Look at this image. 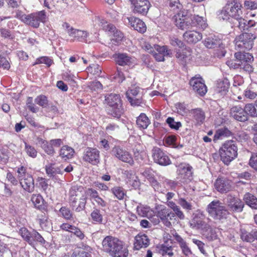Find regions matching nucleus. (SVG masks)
<instances>
[{"label": "nucleus", "mask_w": 257, "mask_h": 257, "mask_svg": "<svg viewBox=\"0 0 257 257\" xmlns=\"http://www.w3.org/2000/svg\"><path fill=\"white\" fill-rule=\"evenodd\" d=\"M154 162L161 166H167L171 162L169 157L159 148L154 147L152 151Z\"/></svg>", "instance_id": "nucleus-14"}, {"label": "nucleus", "mask_w": 257, "mask_h": 257, "mask_svg": "<svg viewBox=\"0 0 257 257\" xmlns=\"http://www.w3.org/2000/svg\"><path fill=\"white\" fill-rule=\"evenodd\" d=\"M221 160L228 165L237 156V147L233 141H226L219 150Z\"/></svg>", "instance_id": "nucleus-6"}, {"label": "nucleus", "mask_w": 257, "mask_h": 257, "mask_svg": "<svg viewBox=\"0 0 257 257\" xmlns=\"http://www.w3.org/2000/svg\"><path fill=\"white\" fill-rule=\"evenodd\" d=\"M228 88V84L227 81H220L217 84V91L219 93H225Z\"/></svg>", "instance_id": "nucleus-48"}, {"label": "nucleus", "mask_w": 257, "mask_h": 257, "mask_svg": "<svg viewBox=\"0 0 257 257\" xmlns=\"http://www.w3.org/2000/svg\"><path fill=\"white\" fill-rule=\"evenodd\" d=\"M175 239L179 243L182 253L186 256H190L192 252L186 241L177 233L173 234Z\"/></svg>", "instance_id": "nucleus-23"}, {"label": "nucleus", "mask_w": 257, "mask_h": 257, "mask_svg": "<svg viewBox=\"0 0 257 257\" xmlns=\"http://www.w3.org/2000/svg\"><path fill=\"white\" fill-rule=\"evenodd\" d=\"M10 67V64L6 57L0 54V67L4 69L9 70Z\"/></svg>", "instance_id": "nucleus-62"}, {"label": "nucleus", "mask_w": 257, "mask_h": 257, "mask_svg": "<svg viewBox=\"0 0 257 257\" xmlns=\"http://www.w3.org/2000/svg\"><path fill=\"white\" fill-rule=\"evenodd\" d=\"M225 199L228 209L231 211L241 212L243 210L244 203L235 195L228 194Z\"/></svg>", "instance_id": "nucleus-12"}, {"label": "nucleus", "mask_w": 257, "mask_h": 257, "mask_svg": "<svg viewBox=\"0 0 257 257\" xmlns=\"http://www.w3.org/2000/svg\"><path fill=\"white\" fill-rule=\"evenodd\" d=\"M46 173L50 177H54L55 175L59 173L60 171L55 168L52 165L46 167Z\"/></svg>", "instance_id": "nucleus-61"}, {"label": "nucleus", "mask_w": 257, "mask_h": 257, "mask_svg": "<svg viewBox=\"0 0 257 257\" xmlns=\"http://www.w3.org/2000/svg\"><path fill=\"white\" fill-rule=\"evenodd\" d=\"M239 19L235 20L237 22V27L241 30H245L248 27L247 26L248 21L244 18V17H238Z\"/></svg>", "instance_id": "nucleus-49"}, {"label": "nucleus", "mask_w": 257, "mask_h": 257, "mask_svg": "<svg viewBox=\"0 0 257 257\" xmlns=\"http://www.w3.org/2000/svg\"><path fill=\"white\" fill-rule=\"evenodd\" d=\"M231 132L227 128H222L218 130L214 136V140L216 141L222 139L224 137H228L231 135Z\"/></svg>", "instance_id": "nucleus-40"}, {"label": "nucleus", "mask_w": 257, "mask_h": 257, "mask_svg": "<svg viewBox=\"0 0 257 257\" xmlns=\"http://www.w3.org/2000/svg\"><path fill=\"white\" fill-rule=\"evenodd\" d=\"M104 251L112 257H127L128 250L122 242L111 236H106L102 242Z\"/></svg>", "instance_id": "nucleus-1"}, {"label": "nucleus", "mask_w": 257, "mask_h": 257, "mask_svg": "<svg viewBox=\"0 0 257 257\" xmlns=\"http://www.w3.org/2000/svg\"><path fill=\"white\" fill-rule=\"evenodd\" d=\"M150 243L148 237L145 234H139L135 238L134 249L139 250L141 248L148 247Z\"/></svg>", "instance_id": "nucleus-24"}, {"label": "nucleus", "mask_w": 257, "mask_h": 257, "mask_svg": "<svg viewBox=\"0 0 257 257\" xmlns=\"http://www.w3.org/2000/svg\"><path fill=\"white\" fill-rule=\"evenodd\" d=\"M170 43L173 46H178L179 48H182L184 46L183 42L176 37H172L170 39Z\"/></svg>", "instance_id": "nucleus-64"}, {"label": "nucleus", "mask_w": 257, "mask_h": 257, "mask_svg": "<svg viewBox=\"0 0 257 257\" xmlns=\"http://www.w3.org/2000/svg\"><path fill=\"white\" fill-rule=\"evenodd\" d=\"M87 69L88 72L93 75H99L101 73V68L100 66L97 64L90 65Z\"/></svg>", "instance_id": "nucleus-45"}, {"label": "nucleus", "mask_w": 257, "mask_h": 257, "mask_svg": "<svg viewBox=\"0 0 257 257\" xmlns=\"http://www.w3.org/2000/svg\"><path fill=\"white\" fill-rule=\"evenodd\" d=\"M39 220L41 227L45 229H50L51 227V223L48 220V217L44 214L43 218H41L39 216Z\"/></svg>", "instance_id": "nucleus-50"}, {"label": "nucleus", "mask_w": 257, "mask_h": 257, "mask_svg": "<svg viewBox=\"0 0 257 257\" xmlns=\"http://www.w3.org/2000/svg\"><path fill=\"white\" fill-rule=\"evenodd\" d=\"M75 199H79V205L76 210H83L86 204V197L83 188L78 186H73L69 191V202L70 204L75 206Z\"/></svg>", "instance_id": "nucleus-7"}, {"label": "nucleus", "mask_w": 257, "mask_h": 257, "mask_svg": "<svg viewBox=\"0 0 257 257\" xmlns=\"http://www.w3.org/2000/svg\"><path fill=\"white\" fill-rule=\"evenodd\" d=\"M192 167L188 165L184 166L178 170L179 178L183 183L189 182L192 179Z\"/></svg>", "instance_id": "nucleus-22"}, {"label": "nucleus", "mask_w": 257, "mask_h": 257, "mask_svg": "<svg viewBox=\"0 0 257 257\" xmlns=\"http://www.w3.org/2000/svg\"><path fill=\"white\" fill-rule=\"evenodd\" d=\"M133 12L142 15L147 14L151 5L148 0H130Z\"/></svg>", "instance_id": "nucleus-17"}, {"label": "nucleus", "mask_w": 257, "mask_h": 257, "mask_svg": "<svg viewBox=\"0 0 257 257\" xmlns=\"http://www.w3.org/2000/svg\"><path fill=\"white\" fill-rule=\"evenodd\" d=\"M243 200L246 204L253 209H257V198L250 193H246L243 196Z\"/></svg>", "instance_id": "nucleus-32"}, {"label": "nucleus", "mask_w": 257, "mask_h": 257, "mask_svg": "<svg viewBox=\"0 0 257 257\" xmlns=\"http://www.w3.org/2000/svg\"><path fill=\"white\" fill-rule=\"evenodd\" d=\"M255 38L256 36L251 33H244L240 34L234 40L235 49L239 51L251 49Z\"/></svg>", "instance_id": "nucleus-8"}, {"label": "nucleus", "mask_w": 257, "mask_h": 257, "mask_svg": "<svg viewBox=\"0 0 257 257\" xmlns=\"http://www.w3.org/2000/svg\"><path fill=\"white\" fill-rule=\"evenodd\" d=\"M35 102L43 107H46L48 103V100L46 96L44 95H40L38 96L35 99Z\"/></svg>", "instance_id": "nucleus-44"}, {"label": "nucleus", "mask_w": 257, "mask_h": 257, "mask_svg": "<svg viewBox=\"0 0 257 257\" xmlns=\"http://www.w3.org/2000/svg\"><path fill=\"white\" fill-rule=\"evenodd\" d=\"M83 160L93 165H96L99 162V152L94 148H88L84 152Z\"/></svg>", "instance_id": "nucleus-19"}, {"label": "nucleus", "mask_w": 257, "mask_h": 257, "mask_svg": "<svg viewBox=\"0 0 257 257\" xmlns=\"http://www.w3.org/2000/svg\"><path fill=\"white\" fill-rule=\"evenodd\" d=\"M189 84L194 92L200 96H204L207 91L204 80L199 75L191 78Z\"/></svg>", "instance_id": "nucleus-11"}, {"label": "nucleus", "mask_w": 257, "mask_h": 257, "mask_svg": "<svg viewBox=\"0 0 257 257\" xmlns=\"http://www.w3.org/2000/svg\"><path fill=\"white\" fill-rule=\"evenodd\" d=\"M136 122L138 127L141 129L147 128L150 123L148 117L143 113H142L138 117Z\"/></svg>", "instance_id": "nucleus-35"}, {"label": "nucleus", "mask_w": 257, "mask_h": 257, "mask_svg": "<svg viewBox=\"0 0 257 257\" xmlns=\"http://www.w3.org/2000/svg\"><path fill=\"white\" fill-rule=\"evenodd\" d=\"M105 103L109 107L108 113L113 117L119 118L122 113V103L118 94L110 93L105 96Z\"/></svg>", "instance_id": "nucleus-5"}, {"label": "nucleus", "mask_w": 257, "mask_h": 257, "mask_svg": "<svg viewBox=\"0 0 257 257\" xmlns=\"http://www.w3.org/2000/svg\"><path fill=\"white\" fill-rule=\"evenodd\" d=\"M206 210L210 217L214 220L222 222L227 218L229 214L227 209L218 200L211 202L207 205Z\"/></svg>", "instance_id": "nucleus-4"}, {"label": "nucleus", "mask_w": 257, "mask_h": 257, "mask_svg": "<svg viewBox=\"0 0 257 257\" xmlns=\"http://www.w3.org/2000/svg\"><path fill=\"white\" fill-rule=\"evenodd\" d=\"M249 164L251 168L257 171V154L253 153L251 155Z\"/></svg>", "instance_id": "nucleus-63"}, {"label": "nucleus", "mask_w": 257, "mask_h": 257, "mask_svg": "<svg viewBox=\"0 0 257 257\" xmlns=\"http://www.w3.org/2000/svg\"><path fill=\"white\" fill-rule=\"evenodd\" d=\"M112 154L118 160L133 165L134 161L131 154L119 146L114 147L112 150Z\"/></svg>", "instance_id": "nucleus-15"}, {"label": "nucleus", "mask_w": 257, "mask_h": 257, "mask_svg": "<svg viewBox=\"0 0 257 257\" xmlns=\"http://www.w3.org/2000/svg\"><path fill=\"white\" fill-rule=\"evenodd\" d=\"M190 49L185 48L182 50H178L176 54V57L179 61L182 63L186 62L187 59L190 56Z\"/></svg>", "instance_id": "nucleus-33"}, {"label": "nucleus", "mask_w": 257, "mask_h": 257, "mask_svg": "<svg viewBox=\"0 0 257 257\" xmlns=\"http://www.w3.org/2000/svg\"><path fill=\"white\" fill-rule=\"evenodd\" d=\"M47 19L46 13L41 11L30 15H23L20 17V20L27 25L34 28H38L41 22L44 23Z\"/></svg>", "instance_id": "nucleus-9"}, {"label": "nucleus", "mask_w": 257, "mask_h": 257, "mask_svg": "<svg viewBox=\"0 0 257 257\" xmlns=\"http://www.w3.org/2000/svg\"><path fill=\"white\" fill-rule=\"evenodd\" d=\"M230 115L232 118L238 121L245 122L248 119L244 107L243 108L240 105L232 106L230 110Z\"/></svg>", "instance_id": "nucleus-18"}, {"label": "nucleus", "mask_w": 257, "mask_h": 257, "mask_svg": "<svg viewBox=\"0 0 257 257\" xmlns=\"http://www.w3.org/2000/svg\"><path fill=\"white\" fill-rule=\"evenodd\" d=\"M166 121L172 129L177 130L182 126L181 123L180 121H175L174 118L171 117H169Z\"/></svg>", "instance_id": "nucleus-46"}, {"label": "nucleus", "mask_w": 257, "mask_h": 257, "mask_svg": "<svg viewBox=\"0 0 257 257\" xmlns=\"http://www.w3.org/2000/svg\"><path fill=\"white\" fill-rule=\"evenodd\" d=\"M19 233L25 240L30 244H32V238L31 236H32V232H30L27 228L22 227L20 229Z\"/></svg>", "instance_id": "nucleus-39"}, {"label": "nucleus", "mask_w": 257, "mask_h": 257, "mask_svg": "<svg viewBox=\"0 0 257 257\" xmlns=\"http://www.w3.org/2000/svg\"><path fill=\"white\" fill-rule=\"evenodd\" d=\"M204 46L209 49L218 47L221 43L220 39L213 35H210L203 41Z\"/></svg>", "instance_id": "nucleus-29"}, {"label": "nucleus", "mask_w": 257, "mask_h": 257, "mask_svg": "<svg viewBox=\"0 0 257 257\" xmlns=\"http://www.w3.org/2000/svg\"><path fill=\"white\" fill-rule=\"evenodd\" d=\"M140 92V88L137 87H134L131 88L129 90L126 92L125 95L128 99L130 97H136L139 94Z\"/></svg>", "instance_id": "nucleus-58"}, {"label": "nucleus", "mask_w": 257, "mask_h": 257, "mask_svg": "<svg viewBox=\"0 0 257 257\" xmlns=\"http://www.w3.org/2000/svg\"><path fill=\"white\" fill-rule=\"evenodd\" d=\"M192 19L193 27L196 25L197 27H200L204 29L207 27V24L203 18L198 15L194 16Z\"/></svg>", "instance_id": "nucleus-37"}, {"label": "nucleus", "mask_w": 257, "mask_h": 257, "mask_svg": "<svg viewBox=\"0 0 257 257\" xmlns=\"http://www.w3.org/2000/svg\"><path fill=\"white\" fill-rule=\"evenodd\" d=\"M169 6L171 11L175 13L179 12L183 9L182 5L180 3L179 0H168Z\"/></svg>", "instance_id": "nucleus-41"}, {"label": "nucleus", "mask_w": 257, "mask_h": 257, "mask_svg": "<svg viewBox=\"0 0 257 257\" xmlns=\"http://www.w3.org/2000/svg\"><path fill=\"white\" fill-rule=\"evenodd\" d=\"M99 26L103 30L107 32L109 35L113 37L112 40L118 43L123 38V34L120 31L117 30L114 25L108 23L106 21L101 20L100 21Z\"/></svg>", "instance_id": "nucleus-13"}, {"label": "nucleus", "mask_w": 257, "mask_h": 257, "mask_svg": "<svg viewBox=\"0 0 257 257\" xmlns=\"http://www.w3.org/2000/svg\"><path fill=\"white\" fill-rule=\"evenodd\" d=\"M184 40L189 44H196L202 38V34L196 30L186 31L183 35Z\"/></svg>", "instance_id": "nucleus-20"}, {"label": "nucleus", "mask_w": 257, "mask_h": 257, "mask_svg": "<svg viewBox=\"0 0 257 257\" xmlns=\"http://www.w3.org/2000/svg\"><path fill=\"white\" fill-rule=\"evenodd\" d=\"M60 213L66 219L69 220L72 218V213L70 209L65 207H62L60 209Z\"/></svg>", "instance_id": "nucleus-52"}, {"label": "nucleus", "mask_w": 257, "mask_h": 257, "mask_svg": "<svg viewBox=\"0 0 257 257\" xmlns=\"http://www.w3.org/2000/svg\"><path fill=\"white\" fill-rule=\"evenodd\" d=\"M22 187L29 192L34 190V180L32 176L27 174L26 176L19 180Z\"/></svg>", "instance_id": "nucleus-27"}, {"label": "nucleus", "mask_w": 257, "mask_h": 257, "mask_svg": "<svg viewBox=\"0 0 257 257\" xmlns=\"http://www.w3.org/2000/svg\"><path fill=\"white\" fill-rule=\"evenodd\" d=\"M32 238V244L33 245L34 241H37L41 243H43L45 242V240L43 237L38 232L36 231L32 232V236H31Z\"/></svg>", "instance_id": "nucleus-56"}, {"label": "nucleus", "mask_w": 257, "mask_h": 257, "mask_svg": "<svg viewBox=\"0 0 257 257\" xmlns=\"http://www.w3.org/2000/svg\"><path fill=\"white\" fill-rule=\"evenodd\" d=\"M31 201L35 207L40 209L43 204L44 199L40 194H33Z\"/></svg>", "instance_id": "nucleus-42"}, {"label": "nucleus", "mask_w": 257, "mask_h": 257, "mask_svg": "<svg viewBox=\"0 0 257 257\" xmlns=\"http://www.w3.org/2000/svg\"><path fill=\"white\" fill-rule=\"evenodd\" d=\"M113 194L119 200H122L125 195L124 189L120 186H115L111 189Z\"/></svg>", "instance_id": "nucleus-38"}, {"label": "nucleus", "mask_w": 257, "mask_h": 257, "mask_svg": "<svg viewBox=\"0 0 257 257\" xmlns=\"http://www.w3.org/2000/svg\"><path fill=\"white\" fill-rule=\"evenodd\" d=\"M256 233L257 230H252L249 232L241 228L240 229V238L243 241L251 242L255 239Z\"/></svg>", "instance_id": "nucleus-30"}, {"label": "nucleus", "mask_w": 257, "mask_h": 257, "mask_svg": "<svg viewBox=\"0 0 257 257\" xmlns=\"http://www.w3.org/2000/svg\"><path fill=\"white\" fill-rule=\"evenodd\" d=\"M214 186L216 189L221 193L228 191L231 187L229 180L221 178H218L216 180Z\"/></svg>", "instance_id": "nucleus-28"}, {"label": "nucleus", "mask_w": 257, "mask_h": 257, "mask_svg": "<svg viewBox=\"0 0 257 257\" xmlns=\"http://www.w3.org/2000/svg\"><path fill=\"white\" fill-rule=\"evenodd\" d=\"M74 153L73 149L68 146H63L60 150L59 155L65 160L71 158Z\"/></svg>", "instance_id": "nucleus-34"}, {"label": "nucleus", "mask_w": 257, "mask_h": 257, "mask_svg": "<svg viewBox=\"0 0 257 257\" xmlns=\"http://www.w3.org/2000/svg\"><path fill=\"white\" fill-rule=\"evenodd\" d=\"M127 19L134 30L141 33H144L146 31L147 27L145 23L140 19L132 17L128 18Z\"/></svg>", "instance_id": "nucleus-25"}, {"label": "nucleus", "mask_w": 257, "mask_h": 257, "mask_svg": "<svg viewBox=\"0 0 257 257\" xmlns=\"http://www.w3.org/2000/svg\"><path fill=\"white\" fill-rule=\"evenodd\" d=\"M113 58L116 64L120 66H130L134 63L135 60L125 53H118L113 55Z\"/></svg>", "instance_id": "nucleus-21"}, {"label": "nucleus", "mask_w": 257, "mask_h": 257, "mask_svg": "<svg viewBox=\"0 0 257 257\" xmlns=\"http://www.w3.org/2000/svg\"><path fill=\"white\" fill-rule=\"evenodd\" d=\"M175 25L181 30H189L193 27L192 19L188 18H173Z\"/></svg>", "instance_id": "nucleus-26"}, {"label": "nucleus", "mask_w": 257, "mask_h": 257, "mask_svg": "<svg viewBox=\"0 0 257 257\" xmlns=\"http://www.w3.org/2000/svg\"><path fill=\"white\" fill-rule=\"evenodd\" d=\"M234 57V60H230L226 62V64L230 68H240L248 73L253 71V67L250 63L253 61V57L251 54L239 51L235 53Z\"/></svg>", "instance_id": "nucleus-2"}, {"label": "nucleus", "mask_w": 257, "mask_h": 257, "mask_svg": "<svg viewBox=\"0 0 257 257\" xmlns=\"http://www.w3.org/2000/svg\"><path fill=\"white\" fill-rule=\"evenodd\" d=\"M193 119L197 122L202 123L205 118L204 111L200 108L193 109L191 110Z\"/></svg>", "instance_id": "nucleus-31"}, {"label": "nucleus", "mask_w": 257, "mask_h": 257, "mask_svg": "<svg viewBox=\"0 0 257 257\" xmlns=\"http://www.w3.org/2000/svg\"><path fill=\"white\" fill-rule=\"evenodd\" d=\"M142 174L150 182H152L153 183H157L156 180L154 179V175L152 173V170L150 169H147L145 170L142 173Z\"/></svg>", "instance_id": "nucleus-54"}, {"label": "nucleus", "mask_w": 257, "mask_h": 257, "mask_svg": "<svg viewBox=\"0 0 257 257\" xmlns=\"http://www.w3.org/2000/svg\"><path fill=\"white\" fill-rule=\"evenodd\" d=\"M25 149L26 150L27 154L29 156L32 158H35L37 156V152L34 147L26 144Z\"/></svg>", "instance_id": "nucleus-60"}, {"label": "nucleus", "mask_w": 257, "mask_h": 257, "mask_svg": "<svg viewBox=\"0 0 257 257\" xmlns=\"http://www.w3.org/2000/svg\"><path fill=\"white\" fill-rule=\"evenodd\" d=\"M63 28L66 31L69 36L74 38L75 40L83 41L87 38L88 33L86 31H82L73 28L68 23H64L62 25Z\"/></svg>", "instance_id": "nucleus-16"}, {"label": "nucleus", "mask_w": 257, "mask_h": 257, "mask_svg": "<svg viewBox=\"0 0 257 257\" xmlns=\"http://www.w3.org/2000/svg\"><path fill=\"white\" fill-rule=\"evenodd\" d=\"M243 8L241 3L237 1H232L227 3L218 14L220 19L228 21L230 18L239 19L244 17Z\"/></svg>", "instance_id": "nucleus-3"}, {"label": "nucleus", "mask_w": 257, "mask_h": 257, "mask_svg": "<svg viewBox=\"0 0 257 257\" xmlns=\"http://www.w3.org/2000/svg\"><path fill=\"white\" fill-rule=\"evenodd\" d=\"M91 217L93 221L100 223L102 220V216L100 213L99 210L97 209H94L91 213Z\"/></svg>", "instance_id": "nucleus-47"}, {"label": "nucleus", "mask_w": 257, "mask_h": 257, "mask_svg": "<svg viewBox=\"0 0 257 257\" xmlns=\"http://www.w3.org/2000/svg\"><path fill=\"white\" fill-rule=\"evenodd\" d=\"M44 63L50 66L52 64V60L47 57H42L37 59L36 62L33 64L34 65L38 64Z\"/></svg>", "instance_id": "nucleus-59"}, {"label": "nucleus", "mask_w": 257, "mask_h": 257, "mask_svg": "<svg viewBox=\"0 0 257 257\" xmlns=\"http://www.w3.org/2000/svg\"><path fill=\"white\" fill-rule=\"evenodd\" d=\"M71 257H91V255L83 249H79L74 251Z\"/></svg>", "instance_id": "nucleus-53"}, {"label": "nucleus", "mask_w": 257, "mask_h": 257, "mask_svg": "<svg viewBox=\"0 0 257 257\" xmlns=\"http://www.w3.org/2000/svg\"><path fill=\"white\" fill-rule=\"evenodd\" d=\"M205 215L200 210H197L192 215L189 221L190 227L195 230H201L203 232L208 230L210 225L205 221Z\"/></svg>", "instance_id": "nucleus-10"}, {"label": "nucleus", "mask_w": 257, "mask_h": 257, "mask_svg": "<svg viewBox=\"0 0 257 257\" xmlns=\"http://www.w3.org/2000/svg\"><path fill=\"white\" fill-rule=\"evenodd\" d=\"M161 251H162L163 255L167 254L169 256L172 257L174 255L172 246H168L166 245L163 244L161 247Z\"/></svg>", "instance_id": "nucleus-55"}, {"label": "nucleus", "mask_w": 257, "mask_h": 257, "mask_svg": "<svg viewBox=\"0 0 257 257\" xmlns=\"http://www.w3.org/2000/svg\"><path fill=\"white\" fill-rule=\"evenodd\" d=\"M70 232L73 233L81 240L83 239L85 236L84 233L80 229L73 225L70 228Z\"/></svg>", "instance_id": "nucleus-57"}, {"label": "nucleus", "mask_w": 257, "mask_h": 257, "mask_svg": "<svg viewBox=\"0 0 257 257\" xmlns=\"http://www.w3.org/2000/svg\"><path fill=\"white\" fill-rule=\"evenodd\" d=\"M244 109L247 116L249 115L252 117H257V108L255 104L247 103L244 106Z\"/></svg>", "instance_id": "nucleus-36"}, {"label": "nucleus", "mask_w": 257, "mask_h": 257, "mask_svg": "<svg viewBox=\"0 0 257 257\" xmlns=\"http://www.w3.org/2000/svg\"><path fill=\"white\" fill-rule=\"evenodd\" d=\"M178 203L181 206L183 209L188 211L192 209V205L191 203L187 201L184 198H179L178 201Z\"/></svg>", "instance_id": "nucleus-51"}, {"label": "nucleus", "mask_w": 257, "mask_h": 257, "mask_svg": "<svg viewBox=\"0 0 257 257\" xmlns=\"http://www.w3.org/2000/svg\"><path fill=\"white\" fill-rule=\"evenodd\" d=\"M155 51L160 54H162L165 57L170 56L172 54L171 51L168 49L167 46L156 45L155 46Z\"/></svg>", "instance_id": "nucleus-43"}]
</instances>
